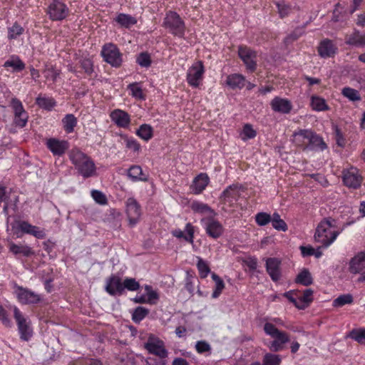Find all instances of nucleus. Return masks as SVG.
<instances>
[{"mask_svg": "<svg viewBox=\"0 0 365 365\" xmlns=\"http://www.w3.org/2000/svg\"><path fill=\"white\" fill-rule=\"evenodd\" d=\"M263 329L267 335L274 339L269 345L272 351L277 352L283 350L284 344L289 341L288 334L284 331H280L272 323L266 322L264 324Z\"/></svg>", "mask_w": 365, "mask_h": 365, "instance_id": "7ed1b4c3", "label": "nucleus"}, {"mask_svg": "<svg viewBox=\"0 0 365 365\" xmlns=\"http://www.w3.org/2000/svg\"><path fill=\"white\" fill-rule=\"evenodd\" d=\"M311 106L314 110L318 112L326 111L330 109L325 99L319 96H312L311 97Z\"/></svg>", "mask_w": 365, "mask_h": 365, "instance_id": "a19ab883", "label": "nucleus"}, {"mask_svg": "<svg viewBox=\"0 0 365 365\" xmlns=\"http://www.w3.org/2000/svg\"><path fill=\"white\" fill-rule=\"evenodd\" d=\"M0 321L6 327L11 328L13 325L7 310L2 305H0Z\"/></svg>", "mask_w": 365, "mask_h": 365, "instance_id": "69168bd1", "label": "nucleus"}, {"mask_svg": "<svg viewBox=\"0 0 365 365\" xmlns=\"http://www.w3.org/2000/svg\"><path fill=\"white\" fill-rule=\"evenodd\" d=\"M101 55L105 62L114 68H120L123 62V53L113 43H106L102 46Z\"/></svg>", "mask_w": 365, "mask_h": 365, "instance_id": "0eeeda50", "label": "nucleus"}, {"mask_svg": "<svg viewBox=\"0 0 365 365\" xmlns=\"http://www.w3.org/2000/svg\"><path fill=\"white\" fill-rule=\"evenodd\" d=\"M145 349L153 356H160L162 358H168V351L165 349L163 341L155 339H149L145 344Z\"/></svg>", "mask_w": 365, "mask_h": 365, "instance_id": "f3484780", "label": "nucleus"}, {"mask_svg": "<svg viewBox=\"0 0 365 365\" xmlns=\"http://www.w3.org/2000/svg\"><path fill=\"white\" fill-rule=\"evenodd\" d=\"M353 302V297L350 294H342L339 296L333 301V306L335 307H341L345 304H350Z\"/></svg>", "mask_w": 365, "mask_h": 365, "instance_id": "052dcab7", "label": "nucleus"}, {"mask_svg": "<svg viewBox=\"0 0 365 365\" xmlns=\"http://www.w3.org/2000/svg\"><path fill=\"white\" fill-rule=\"evenodd\" d=\"M135 134L142 140L148 142L153 137V128L149 124H142L136 130Z\"/></svg>", "mask_w": 365, "mask_h": 365, "instance_id": "ea45409f", "label": "nucleus"}, {"mask_svg": "<svg viewBox=\"0 0 365 365\" xmlns=\"http://www.w3.org/2000/svg\"><path fill=\"white\" fill-rule=\"evenodd\" d=\"M237 55L249 73H254L257 70V53L256 51L247 45L241 44L238 46Z\"/></svg>", "mask_w": 365, "mask_h": 365, "instance_id": "6e6552de", "label": "nucleus"}, {"mask_svg": "<svg viewBox=\"0 0 365 365\" xmlns=\"http://www.w3.org/2000/svg\"><path fill=\"white\" fill-rule=\"evenodd\" d=\"M68 157L78 173L83 178H91L96 174V166L94 161L78 148H73L69 151Z\"/></svg>", "mask_w": 365, "mask_h": 365, "instance_id": "f257e3e1", "label": "nucleus"}, {"mask_svg": "<svg viewBox=\"0 0 365 365\" xmlns=\"http://www.w3.org/2000/svg\"><path fill=\"white\" fill-rule=\"evenodd\" d=\"M308 144L307 151H324L327 148L323 138L312 130Z\"/></svg>", "mask_w": 365, "mask_h": 365, "instance_id": "cd10ccee", "label": "nucleus"}, {"mask_svg": "<svg viewBox=\"0 0 365 365\" xmlns=\"http://www.w3.org/2000/svg\"><path fill=\"white\" fill-rule=\"evenodd\" d=\"M18 228L22 232V233L32 235L37 239L42 240L45 239L46 237L45 229L33 225L27 221L19 222Z\"/></svg>", "mask_w": 365, "mask_h": 365, "instance_id": "5701e85b", "label": "nucleus"}, {"mask_svg": "<svg viewBox=\"0 0 365 365\" xmlns=\"http://www.w3.org/2000/svg\"><path fill=\"white\" fill-rule=\"evenodd\" d=\"M197 260L196 267L199 272V276L201 279H205L211 272L209 264L200 257H197Z\"/></svg>", "mask_w": 365, "mask_h": 365, "instance_id": "a18cd8bd", "label": "nucleus"}, {"mask_svg": "<svg viewBox=\"0 0 365 365\" xmlns=\"http://www.w3.org/2000/svg\"><path fill=\"white\" fill-rule=\"evenodd\" d=\"M45 12L52 21H62L70 16L71 10L63 0H51Z\"/></svg>", "mask_w": 365, "mask_h": 365, "instance_id": "39448f33", "label": "nucleus"}, {"mask_svg": "<svg viewBox=\"0 0 365 365\" xmlns=\"http://www.w3.org/2000/svg\"><path fill=\"white\" fill-rule=\"evenodd\" d=\"M311 130L309 129H299L298 131L294 132L293 135L294 144L303 151H307V150Z\"/></svg>", "mask_w": 365, "mask_h": 365, "instance_id": "a878e982", "label": "nucleus"}, {"mask_svg": "<svg viewBox=\"0 0 365 365\" xmlns=\"http://www.w3.org/2000/svg\"><path fill=\"white\" fill-rule=\"evenodd\" d=\"M126 213L130 225L134 226L138 222L141 215L140 206L135 198L129 197L127 200Z\"/></svg>", "mask_w": 365, "mask_h": 365, "instance_id": "aec40b11", "label": "nucleus"}, {"mask_svg": "<svg viewBox=\"0 0 365 365\" xmlns=\"http://www.w3.org/2000/svg\"><path fill=\"white\" fill-rule=\"evenodd\" d=\"M123 292L125 289L134 292L138 291L140 287V283L135 278L126 277L123 280Z\"/></svg>", "mask_w": 365, "mask_h": 365, "instance_id": "680f3d73", "label": "nucleus"}, {"mask_svg": "<svg viewBox=\"0 0 365 365\" xmlns=\"http://www.w3.org/2000/svg\"><path fill=\"white\" fill-rule=\"evenodd\" d=\"M205 72V66L202 61L195 62L187 71L186 81L192 88H198L200 85Z\"/></svg>", "mask_w": 365, "mask_h": 365, "instance_id": "9b49d317", "label": "nucleus"}, {"mask_svg": "<svg viewBox=\"0 0 365 365\" xmlns=\"http://www.w3.org/2000/svg\"><path fill=\"white\" fill-rule=\"evenodd\" d=\"M112 122L120 128H128L131 123L130 115L126 111L116 108L110 113Z\"/></svg>", "mask_w": 365, "mask_h": 365, "instance_id": "412c9836", "label": "nucleus"}, {"mask_svg": "<svg viewBox=\"0 0 365 365\" xmlns=\"http://www.w3.org/2000/svg\"><path fill=\"white\" fill-rule=\"evenodd\" d=\"M127 90L129 95L137 101H143L146 100V94L141 87V83L134 82L128 85Z\"/></svg>", "mask_w": 365, "mask_h": 365, "instance_id": "72a5a7b5", "label": "nucleus"}, {"mask_svg": "<svg viewBox=\"0 0 365 365\" xmlns=\"http://www.w3.org/2000/svg\"><path fill=\"white\" fill-rule=\"evenodd\" d=\"M348 336L360 344H365V328L353 329Z\"/></svg>", "mask_w": 365, "mask_h": 365, "instance_id": "8fccbe9b", "label": "nucleus"}, {"mask_svg": "<svg viewBox=\"0 0 365 365\" xmlns=\"http://www.w3.org/2000/svg\"><path fill=\"white\" fill-rule=\"evenodd\" d=\"M270 106L274 112L282 114H289L293 108L292 102L289 99L279 96L274 97L271 101Z\"/></svg>", "mask_w": 365, "mask_h": 365, "instance_id": "393cba45", "label": "nucleus"}, {"mask_svg": "<svg viewBox=\"0 0 365 365\" xmlns=\"http://www.w3.org/2000/svg\"><path fill=\"white\" fill-rule=\"evenodd\" d=\"M14 317L17 325L20 339L23 341H30L34 334L31 320L29 317H25L16 306L14 307Z\"/></svg>", "mask_w": 365, "mask_h": 365, "instance_id": "423d86ee", "label": "nucleus"}, {"mask_svg": "<svg viewBox=\"0 0 365 365\" xmlns=\"http://www.w3.org/2000/svg\"><path fill=\"white\" fill-rule=\"evenodd\" d=\"M163 26L168 29L172 35L180 38H184L185 34V21L176 11L170 10L165 13Z\"/></svg>", "mask_w": 365, "mask_h": 365, "instance_id": "20e7f679", "label": "nucleus"}, {"mask_svg": "<svg viewBox=\"0 0 365 365\" xmlns=\"http://www.w3.org/2000/svg\"><path fill=\"white\" fill-rule=\"evenodd\" d=\"M3 66L5 68L11 67L13 68V72H21L25 69L26 64L19 56L12 55L4 63Z\"/></svg>", "mask_w": 365, "mask_h": 365, "instance_id": "c9c22d12", "label": "nucleus"}, {"mask_svg": "<svg viewBox=\"0 0 365 365\" xmlns=\"http://www.w3.org/2000/svg\"><path fill=\"white\" fill-rule=\"evenodd\" d=\"M149 314V309L143 307H136L132 314V320L135 323H140Z\"/></svg>", "mask_w": 365, "mask_h": 365, "instance_id": "603ef678", "label": "nucleus"}, {"mask_svg": "<svg viewBox=\"0 0 365 365\" xmlns=\"http://www.w3.org/2000/svg\"><path fill=\"white\" fill-rule=\"evenodd\" d=\"M128 176L133 182H147L148 175L143 173L140 165H131L128 170Z\"/></svg>", "mask_w": 365, "mask_h": 365, "instance_id": "473e14b6", "label": "nucleus"}, {"mask_svg": "<svg viewBox=\"0 0 365 365\" xmlns=\"http://www.w3.org/2000/svg\"><path fill=\"white\" fill-rule=\"evenodd\" d=\"M191 210L200 215L207 214V216H217V213L207 204L200 201L195 200L190 205Z\"/></svg>", "mask_w": 365, "mask_h": 365, "instance_id": "7c9ffc66", "label": "nucleus"}, {"mask_svg": "<svg viewBox=\"0 0 365 365\" xmlns=\"http://www.w3.org/2000/svg\"><path fill=\"white\" fill-rule=\"evenodd\" d=\"M275 5L278 10L279 16L281 19H284L289 16L292 12V7L290 4L286 3L284 1H278L275 2Z\"/></svg>", "mask_w": 365, "mask_h": 365, "instance_id": "de8ad7c7", "label": "nucleus"}, {"mask_svg": "<svg viewBox=\"0 0 365 365\" xmlns=\"http://www.w3.org/2000/svg\"><path fill=\"white\" fill-rule=\"evenodd\" d=\"M281 260L277 257H268L266 259V271L274 282H278L281 279Z\"/></svg>", "mask_w": 365, "mask_h": 365, "instance_id": "4be33fe9", "label": "nucleus"}, {"mask_svg": "<svg viewBox=\"0 0 365 365\" xmlns=\"http://www.w3.org/2000/svg\"><path fill=\"white\" fill-rule=\"evenodd\" d=\"M9 250L14 255H21L24 257H31L34 255V252L28 245H17L13 242L9 243Z\"/></svg>", "mask_w": 365, "mask_h": 365, "instance_id": "f704fd0d", "label": "nucleus"}, {"mask_svg": "<svg viewBox=\"0 0 365 365\" xmlns=\"http://www.w3.org/2000/svg\"><path fill=\"white\" fill-rule=\"evenodd\" d=\"M245 77L240 73H232L227 76L226 85L232 89H242L246 84Z\"/></svg>", "mask_w": 365, "mask_h": 365, "instance_id": "c756f323", "label": "nucleus"}, {"mask_svg": "<svg viewBox=\"0 0 365 365\" xmlns=\"http://www.w3.org/2000/svg\"><path fill=\"white\" fill-rule=\"evenodd\" d=\"M35 103L41 109L51 111L57 106V101L52 96L40 93L35 100Z\"/></svg>", "mask_w": 365, "mask_h": 365, "instance_id": "c85d7f7f", "label": "nucleus"}, {"mask_svg": "<svg viewBox=\"0 0 365 365\" xmlns=\"http://www.w3.org/2000/svg\"><path fill=\"white\" fill-rule=\"evenodd\" d=\"M274 229L277 231L286 232L288 230V226L285 221L281 218L280 215L274 212L272 215V220L270 222Z\"/></svg>", "mask_w": 365, "mask_h": 365, "instance_id": "79ce46f5", "label": "nucleus"}, {"mask_svg": "<svg viewBox=\"0 0 365 365\" xmlns=\"http://www.w3.org/2000/svg\"><path fill=\"white\" fill-rule=\"evenodd\" d=\"M62 126L67 134L72 133L78 124L77 118L72 113L65 115L61 120Z\"/></svg>", "mask_w": 365, "mask_h": 365, "instance_id": "e433bc0d", "label": "nucleus"}, {"mask_svg": "<svg viewBox=\"0 0 365 365\" xmlns=\"http://www.w3.org/2000/svg\"><path fill=\"white\" fill-rule=\"evenodd\" d=\"M334 222L330 219H324L319 222L316 229L314 240L324 248L329 247L340 234V231L334 230Z\"/></svg>", "mask_w": 365, "mask_h": 365, "instance_id": "f03ea898", "label": "nucleus"}, {"mask_svg": "<svg viewBox=\"0 0 365 365\" xmlns=\"http://www.w3.org/2000/svg\"><path fill=\"white\" fill-rule=\"evenodd\" d=\"M210 182V178L207 173H201L194 178L190 186V191L194 195L201 194Z\"/></svg>", "mask_w": 365, "mask_h": 365, "instance_id": "b1692460", "label": "nucleus"}, {"mask_svg": "<svg viewBox=\"0 0 365 365\" xmlns=\"http://www.w3.org/2000/svg\"><path fill=\"white\" fill-rule=\"evenodd\" d=\"M123 281L121 278L115 274H111L106 279L105 289L110 296H121L123 294Z\"/></svg>", "mask_w": 365, "mask_h": 365, "instance_id": "a211bd4d", "label": "nucleus"}, {"mask_svg": "<svg viewBox=\"0 0 365 365\" xmlns=\"http://www.w3.org/2000/svg\"><path fill=\"white\" fill-rule=\"evenodd\" d=\"M345 43L349 46L364 47L365 34H362L359 31H354L352 34L346 35Z\"/></svg>", "mask_w": 365, "mask_h": 365, "instance_id": "2f4dec72", "label": "nucleus"}, {"mask_svg": "<svg viewBox=\"0 0 365 365\" xmlns=\"http://www.w3.org/2000/svg\"><path fill=\"white\" fill-rule=\"evenodd\" d=\"M136 62L138 65L143 68H148L151 65L150 56L147 52L140 53L137 57Z\"/></svg>", "mask_w": 365, "mask_h": 365, "instance_id": "0e129e2a", "label": "nucleus"}, {"mask_svg": "<svg viewBox=\"0 0 365 365\" xmlns=\"http://www.w3.org/2000/svg\"><path fill=\"white\" fill-rule=\"evenodd\" d=\"M281 363L280 356L272 353H267L262 360V365H280Z\"/></svg>", "mask_w": 365, "mask_h": 365, "instance_id": "4d7b16f0", "label": "nucleus"}, {"mask_svg": "<svg viewBox=\"0 0 365 365\" xmlns=\"http://www.w3.org/2000/svg\"><path fill=\"white\" fill-rule=\"evenodd\" d=\"M14 292L18 302L21 304H36L42 301L40 294L22 286L16 285Z\"/></svg>", "mask_w": 365, "mask_h": 365, "instance_id": "4468645a", "label": "nucleus"}, {"mask_svg": "<svg viewBox=\"0 0 365 365\" xmlns=\"http://www.w3.org/2000/svg\"><path fill=\"white\" fill-rule=\"evenodd\" d=\"M211 277L212 280L215 282V286L212 294V297L213 299H217L222 294L223 289H225V282L215 272H212L211 274Z\"/></svg>", "mask_w": 365, "mask_h": 365, "instance_id": "37998d69", "label": "nucleus"}, {"mask_svg": "<svg viewBox=\"0 0 365 365\" xmlns=\"http://www.w3.org/2000/svg\"><path fill=\"white\" fill-rule=\"evenodd\" d=\"M299 290H290L284 293L283 296L292 303L297 309H304V306L299 303L298 297Z\"/></svg>", "mask_w": 365, "mask_h": 365, "instance_id": "3c124183", "label": "nucleus"}, {"mask_svg": "<svg viewBox=\"0 0 365 365\" xmlns=\"http://www.w3.org/2000/svg\"><path fill=\"white\" fill-rule=\"evenodd\" d=\"M332 129L337 145L344 148L346 145V139L341 129L336 125H333Z\"/></svg>", "mask_w": 365, "mask_h": 365, "instance_id": "e2e57ef3", "label": "nucleus"}, {"mask_svg": "<svg viewBox=\"0 0 365 365\" xmlns=\"http://www.w3.org/2000/svg\"><path fill=\"white\" fill-rule=\"evenodd\" d=\"M346 11L345 9V7L341 4L339 2H338L334 7V9L333 11V16L332 19L334 21H340L344 19V18L346 16Z\"/></svg>", "mask_w": 365, "mask_h": 365, "instance_id": "13d9d810", "label": "nucleus"}, {"mask_svg": "<svg viewBox=\"0 0 365 365\" xmlns=\"http://www.w3.org/2000/svg\"><path fill=\"white\" fill-rule=\"evenodd\" d=\"M91 195L93 200L100 205H106L108 203L106 195L101 191L98 190H92Z\"/></svg>", "mask_w": 365, "mask_h": 365, "instance_id": "bf43d9fd", "label": "nucleus"}, {"mask_svg": "<svg viewBox=\"0 0 365 365\" xmlns=\"http://www.w3.org/2000/svg\"><path fill=\"white\" fill-rule=\"evenodd\" d=\"M349 270L352 274H359L358 281L365 282V251L357 252L349 264Z\"/></svg>", "mask_w": 365, "mask_h": 365, "instance_id": "2eb2a0df", "label": "nucleus"}, {"mask_svg": "<svg viewBox=\"0 0 365 365\" xmlns=\"http://www.w3.org/2000/svg\"><path fill=\"white\" fill-rule=\"evenodd\" d=\"M115 21L121 27L130 29L137 24V19L130 14L120 13L114 19Z\"/></svg>", "mask_w": 365, "mask_h": 365, "instance_id": "4c0bfd02", "label": "nucleus"}, {"mask_svg": "<svg viewBox=\"0 0 365 365\" xmlns=\"http://www.w3.org/2000/svg\"><path fill=\"white\" fill-rule=\"evenodd\" d=\"M195 349L198 354H202L207 352L210 354L212 348L207 341L205 340H200L196 342Z\"/></svg>", "mask_w": 365, "mask_h": 365, "instance_id": "338daca9", "label": "nucleus"}, {"mask_svg": "<svg viewBox=\"0 0 365 365\" xmlns=\"http://www.w3.org/2000/svg\"><path fill=\"white\" fill-rule=\"evenodd\" d=\"M241 185L239 184H232L227 187L220 195V201L224 207L230 210H234L236 207L237 201L240 197V190Z\"/></svg>", "mask_w": 365, "mask_h": 365, "instance_id": "1a4fd4ad", "label": "nucleus"}, {"mask_svg": "<svg viewBox=\"0 0 365 365\" xmlns=\"http://www.w3.org/2000/svg\"><path fill=\"white\" fill-rule=\"evenodd\" d=\"M78 63L81 69L80 71H81V73H84L85 77L92 78L93 74L94 73V66L93 60L90 58H83L80 59Z\"/></svg>", "mask_w": 365, "mask_h": 365, "instance_id": "58836bf2", "label": "nucleus"}, {"mask_svg": "<svg viewBox=\"0 0 365 365\" xmlns=\"http://www.w3.org/2000/svg\"><path fill=\"white\" fill-rule=\"evenodd\" d=\"M24 32V29L17 21L7 29V37L9 40H16Z\"/></svg>", "mask_w": 365, "mask_h": 365, "instance_id": "c03bdc74", "label": "nucleus"}, {"mask_svg": "<svg viewBox=\"0 0 365 365\" xmlns=\"http://www.w3.org/2000/svg\"><path fill=\"white\" fill-rule=\"evenodd\" d=\"M299 303L304 306V309L307 308L310 303L313 301V290L311 289H306L303 293L299 294Z\"/></svg>", "mask_w": 365, "mask_h": 365, "instance_id": "09e8293b", "label": "nucleus"}, {"mask_svg": "<svg viewBox=\"0 0 365 365\" xmlns=\"http://www.w3.org/2000/svg\"><path fill=\"white\" fill-rule=\"evenodd\" d=\"M255 222L258 226L263 227L268 225L272 220V215L265 212H259L255 215Z\"/></svg>", "mask_w": 365, "mask_h": 365, "instance_id": "5fc2aeb1", "label": "nucleus"}, {"mask_svg": "<svg viewBox=\"0 0 365 365\" xmlns=\"http://www.w3.org/2000/svg\"><path fill=\"white\" fill-rule=\"evenodd\" d=\"M9 106L11 108L14 115V123L15 125L19 128L25 127L29 115L21 101L16 97L12 98L10 101Z\"/></svg>", "mask_w": 365, "mask_h": 365, "instance_id": "f8f14e48", "label": "nucleus"}, {"mask_svg": "<svg viewBox=\"0 0 365 365\" xmlns=\"http://www.w3.org/2000/svg\"><path fill=\"white\" fill-rule=\"evenodd\" d=\"M46 145L53 156L61 157L68 150L70 143L66 140L50 138L46 140Z\"/></svg>", "mask_w": 365, "mask_h": 365, "instance_id": "dca6fc26", "label": "nucleus"}, {"mask_svg": "<svg viewBox=\"0 0 365 365\" xmlns=\"http://www.w3.org/2000/svg\"><path fill=\"white\" fill-rule=\"evenodd\" d=\"M167 358H162L160 356H152L146 359V364L148 365H166Z\"/></svg>", "mask_w": 365, "mask_h": 365, "instance_id": "774afa93", "label": "nucleus"}, {"mask_svg": "<svg viewBox=\"0 0 365 365\" xmlns=\"http://www.w3.org/2000/svg\"><path fill=\"white\" fill-rule=\"evenodd\" d=\"M257 135V132L253 129L252 125L249 123L244 125L241 133V138L242 140L246 141L249 139L255 138Z\"/></svg>", "mask_w": 365, "mask_h": 365, "instance_id": "6e6d98bb", "label": "nucleus"}, {"mask_svg": "<svg viewBox=\"0 0 365 365\" xmlns=\"http://www.w3.org/2000/svg\"><path fill=\"white\" fill-rule=\"evenodd\" d=\"M185 231L186 232V234H185L180 229H175L172 230L171 234L173 237L178 239H183L188 243L193 244L195 238V226H193L190 222H188L185 225Z\"/></svg>", "mask_w": 365, "mask_h": 365, "instance_id": "bb28decb", "label": "nucleus"}, {"mask_svg": "<svg viewBox=\"0 0 365 365\" xmlns=\"http://www.w3.org/2000/svg\"><path fill=\"white\" fill-rule=\"evenodd\" d=\"M341 94L351 101H359L361 99L359 92L351 87H344Z\"/></svg>", "mask_w": 365, "mask_h": 365, "instance_id": "864d4df0", "label": "nucleus"}, {"mask_svg": "<svg viewBox=\"0 0 365 365\" xmlns=\"http://www.w3.org/2000/svg\"><path fill=\"white\" fill-rule=\"evenodd\" d=\"M216 216H206L200 220V224L206 234L212 239H218L224 232L222 223L215 218Z\"/></svg>", "mask_w": 365, "mask_h": 365, "instance_id": "9d476101", "label": "nucleus"}, {"mask_svg": "<svg viewBox=\"0 0 365 365\" xmlns=\"http://www.w3.org/2000/svg\"><path fill=\"white\" fill-rule=\"evenodd\" d=\"M342 181L346 187L356 190L361 187L363 177L358 168L351 167L343 170Z\"/></svg>", "mask_w": 365, "mask_h": 365, "instance_id": "ddd939ff", "label": "nucleus"}, {"mask_svg": "<svg viewBox=\"0 0 365 365\" xmlns=\"http://www.w3.org/2000/svg\"><path fill=\"white\" fill-rule=\"evenodd\" d=\"M295 282L297 284L307 287L312 284L313 279L309 270L304 269L297 274Z\"/></svg>", "mask_w": 365, "mask_h": 365, "instance_id": "49530a36", "label": "nucleus"}, {"mask_svg": "<svg viewBox=\"0 0 365 365\" xmlns=\"http://www.w3.org/2000/svg\"><path fill=\"white\" fill-rule=\"evenodd\" d=\"M317 52L321 58H332L337 53L338 47L334 41L324 38L320 41L317 47Z\"/></svg>", "mask_w": 365, "mask_h": 365, "instance_id": "6ab92c4d", "label": "nucleus"}]
</instances>
